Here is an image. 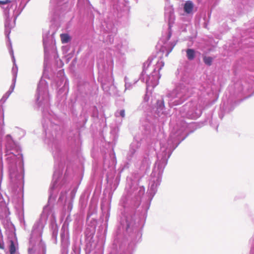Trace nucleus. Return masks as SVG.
Returning a JSON list of instances; mask_svg holds the SVG:
<instances>
[{
  "label": "nucleus",
  "mask_w": 254,
  "mask_h": 254,
  "mask_svg": "<svg viewBox=\"0 0 254 254\" xmlns=\"http://www.w3.org/2000/svg\"><path fill=\"white\" fill-rule=\"evenodd\" d=\"M194 7V5L192 2L190 0L186 1L184 6V9L185 12L187 14H190L192 12Z\"/></svg>",
  "instance_id": "f257e3e1"
},
{
  "label": "nucleus",
  "mask_w": 254,
  "mask_h": 254,
  "mask_svg": "<svg viewBox=\"0 0 254 254\" xmlns=\"http://www.w3.org/2000/svg\"><path fill=\"white\" fill-rule=\"evenodd\" d=\"M187 56L189 60H192L195 57L194 50L191 49H188L186 51Z\"/></svg>",
  "instance_id": "f03ea898"
},
{
  "label": "nucleus",
  "mask_w": 254,
  "mask_h": 254,
  "mask_svg": "<svg viewBox=\"0 0 254 254\" xmlns=\"http://www.w3.org/2000/svg\"><path fill=\"white\" fill-rule=\"evenodd\" d=\"M60 37L62 43H67L70 40V37L67 34H61Z\"/></svg>",
  "instance_id": "7ed1b4c3"
},
{
  "label": "nucleus",
  "mask_w": 254,
  "mask_h": 254,
  "mask_svg": "<svg viewBox=\"0 0 254 254\" xmlns=\"http://www.w3.org/2000/svg\"><path fill=\"white\" fill-rule=\"evenodd\" d=\"M9 252L10 254H15L16 253V248L12 240L10 241Z\"/></svg>",
  "instance_id": "20e7f679"
},
{
  "label": "nucleus",
  "mask_w": 254,
  "mask_h": 254,
  "mask_svg": "<svg viewBox=\"0 0 254 254\" xmlns=\"http://www.w3.org/2000/svg\"><path fill=\"white\" fill-rule=\"evenodd\" d=\"M204 63L207 65H211L212 62V58L210 57L204 56L203 58Z\"/></svg>",
  "instance_id": "39448f33"
},
{
  "label": "nucleus",
  "mask_w": 254,
  "mask_h": 254,
  "mask_svg": "<svg viewBox=\"0 0 254 254\" xmlns=\"http://www.w3.org/2000/svg\"><path fill=\"white\" fill-rule=\"evenodd\" d=\"M11 2L10 0H0V4H6Z\"/></svg>",
  "instance_id": "423d86ee"
},
{
  "label": "nucleus",
  "mask_w": 254,
  "mask_h": 254,
  "mask_svg": "<svg viewBox=\"0 0 254 254\" xmlns=\"http://www.w3.org/2000/svg\"><path fill=\"white\" fill-rule=\"evenodd\" d=\"M120 115L122 118H124L125 116V111L124 110H122L120 112Z\"/></svg>",
  "instance_id": "0eeeda50"
}]
</instances>
